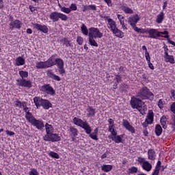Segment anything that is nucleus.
<instances>
[{
  "label": "nucleus",
  "mask_w": 175,
  "mask_h": 175,
  "mask_svg": "<svg viewBox=\"0 0 175 175\" xmlns=\"http://www.w3.org/2000/svg\"><path fill=\"white\" fill-rule=\"evenodd\" d=\"M73 124L75 125H77V126H80V128H82L86 133V135H89V137L90 139H92V140L98 141L99 140V138L98 137V133L99 132V129L97 127L94 129V132H92V128H91V126H90V124H88V122L83 121L81 118L75 117L72 119Z\"/></svg>",
  "instance_id": "nucleus-1"
},
{
  "label": "nucleus",
  "mask_w": 175,
  "mask_h": 175,
  "mask_svg": "<svg viewBox=\"0 0 175 175\" xmlns=\"http://www.w3.org/2000/svg\"><path fill=\"white\" fill-rule=\"evenodd\" d=\"M18 74L21 78L16 79V85L18 87H24L25 88H32V81L25 79H28V71L19 70Z\"/></svg>",
  "instance_id": "nucleus-2"
},
{
  "label": "nucleus",
  "mask_w": 175,
  "mask_h": 175,
  "mask_svg": "<svg viewBox=\"0 0 175 175\" xmlns=\"http://www.w3.org/2000/svg\"><path fill=\"white\" fill-rule=\"evenodd\" d=\"M136 96L142 100H150V102H152L154 100V98H155L154 93L150 92V89L147 86H144L139 89Z\"/></svg>",
  "instance_id": "nucleus-3"
},
{
  "label": "nucleus",
  "mask_w": 175,
  "mask_h": 175,
  "mask_svg": "<svg viewBox=\"0 0 175 175\" xmlns=\"http://www.w3.org/2000/svg\"><path fill=\"white\" fill-rule=\"evenodd\" d=\"M28 114L29 116H30V117H27L28 122L33 125L34 128L38 129V131H43V129H44V122L43 121V120H38L35 118L33 117V115H32V113H28Z\"/></svg>",
  "instance_id": "nucleus-4"
},
{
  "label": "nucleus",
  "mask_w": 175,
  "mask_h": 175,
  "mask_svg": "<svg viewBox=\"0 0 175 175\" xmlns=\"http://www.w3.org/2000/svg\"><path fill=\"white\" fill-rule=\"evenodd\" d=\"M7 18L8 19H7L6 23H10V29L12 31H13V29H21V27H23L21 21L18 19L14 20L13 15H8Z\"/></svg>",
  "instance_id": "nucleus-5"
},
{
  "label": "nucleus",
  "mask_w": 175,
  "mask_h": 175,
  "mask_svg": "<svg viewBox=\"0 0 175 175\" xmlns=\"http://www.w3.org/2000/svg\"><path fill=\"white\" fill-rule=\"evenodd\" d=\"M143 101L142 98H137V96H133L130 100V105L133 109H136L138 111H142L143 107Z\"/></svg>",
  "instance_id": "nucleus-6"
},
{
  "label": "nucleus",
  "mask_w": 175,
  "mask_h": 175,
  "mask_svg": "<svg viewBox=\"0 0 175 175\" xmlns=\"http://www.w3.org/2000/svg\"><path fill=\"white\" fill-rule=\"evenodd\" d=\"M49 18L53 21V23H57V21H66L68 20V16L66 14L58 12H53L49 15Z\"/></svg>",
  "instance_id": "nucleus-7"
},
{
  "label": "nucleus",
  "mask_w": 175,
  "mask_h": 175,
  "mask_svg": "<svg viewBox=\"0 0 175 175\" xmlns=\"http://www.w3.org/2000/svg\"><path fill=\"white\" fill-rule=\"evenodd\" d=\"M148 33L149 35V38L151 39H158L159 38H162V35H169V31H158L157 29H148Z\"/></svg>",
  "instance_id": "nucleus-8"
},
{
  "label": "nucleus",
  "mask_w": 175,
  "mask_h": 175,
  "mask_svg": "<svg viewBox=\"0 0 175 175\" xmlns=\"http://www.w3.org/2000/svg\"><path fill=\"white\" fill-rule=\"evenodd\" d=\"M137 161L139 165H142L143 170H146V172H151L152 169V165L148 162V161L146 160L144 157H138Z\"/></svg>",
  "instance_id": "nucleus-9"
},
{
  "label": "nucleus",
  "mask_w": 175,
  "mask_h": 175,
  "mask_svg": "<svg viewBox=\"0 0 175 175\" xmlns=\"http://www.w3.org/2000/svg\"><path fill=\"white\" fill-rule=\"evenodd\" d=\"M43 140H44V142H51V143L61 142V134L51 133L48 134V135H44Z\"/></svg>",
  "instance_id": "nucleus-10"
},
{
  "label": "nucleus",
  "mask_w": 175,
  "mask_h": 175,
  "mask_svg": "<svg viewBox=\"0 0 175 175\" xmlns=\"http://www.w3.org/2000/svg\"><path fill=\"white\" fill-rule=\"evenodd\" d=\"M89 36L94 39H102L103 38V33L98 29V27L89 28Z\"/></svg>",
  "instance_id": "nucleus-11"
},
{
  "label": "nucleus",
  "mask_w": 175,
  "mask_h": 175,
  "mask_svg": "<svg viewBox=\"0 0 175 175\" xmlns=\"http://www.w3.org/2000/svg\"><path fill=\"white\" fill-rule=\"evenodd\" d=\"M40 91L42 92H45L47 95H51V96H54V95H55V90L50 85V83L44 84L41 86Z\"/></svg>",
  "instance_id": "nucleus-12"
},
{
  "label": "nucleus",
  "mask_w": 175,
  "mask_h": 175,
  "mask_svg": "<svg viewBox=\"0 0 175 175\" xmlns=\"http://www.w3.org/2000/svg\"><path fill=\"white\" fill-rule=\"evenodd\" d=\"M104 18L107 21V27L110 29L111 32H113V30L118 28L117 23L110 16H105Z\"/></svg>",
  "instance_id": "nucleus-13"
},
{
  "label": "nucleus",
  "mask_w": 175,
  "mask_h": 175,
  "mask_svg": "<svg viewBox=\"0 0 175 175\" xmlns=\"http://www.w3.org/2000/svg\"><path fill=\"white\" fill-rule=\"evenodd\" d=\"M139 21L140 17L139 16L138 14L133 15L131 16H129V23L130 24L133 29L137 27L136 24H137V22H139Z\"/></svg>",
  "instance_id": "nucleus-14"
},
{
  "label": "nucleus",
  "mask_w": 175,
  "mask_h": 175,
  "mask_svg": "<svg viewBox=\"0 0 175 175\" xmlns=\"http://www.w3.org/2000/svg\"><path fill=\"white\" fill-rule=\"evenodd\" d=\"M34 29L42 32V33H49V27L46 25H40L39 23H33Z\"/></svg>",
  "instance_id": "nucleus-15"
},
{
  "label": "nucleus",
  "mask_w": 175,
  "mask_h": 175,
  "mask_svg": "<svg viewBox=\"0 0 175 175\" xmlns=\"http://www.w3.org/2000/svg\"><path fill=\"white\" fill-rule=\"evenodd\" d=\"M56 65L59 69V72L60 75L65 74V68H64L65 63L64 60L61 58H56Z\"/></svg>",
  "instance_id": "nucleus-16"
},
{
  "label": "nucleus",
  "mask_w": 175,
  "mask_h": 175,
  "mask_svg": "<svg viewBox=\"0 0 175 175\" xmlns=\"http://www.w3.org/2000/svg\"><path fill=\"white\" fill-rule=\"evenodd\" d=\"M122 125L126 128L129 132H131V133H136V130L135 129V127L131 125V123L127 120L123 119L122 120Z\"/></svg>",
  "instance_id": "nucleus-17"
},
{
  "label": "nucleus",
  "mask_w": 175,
  "mask_h": 175,
  "mask_svg": "<svg viewBox=\"0 0 175 175\" xmlns=\"http://www.w3.org/2000/svg\"><path fill=\"white\" fill-rule=\"evenodd\" d=\"M57 54L53 55L46 61L48 68H51V66L57 65V59H55V57H57Z\"/></svg>",
  "instance_id": "nucleus-18"
},
{
  "label": "nucleus",
  "mask_w": 175,
  "mask_h": 175,
  "mask_svg": "<svg viewBox=\"0 0 175 175\" xmlns=\"http://www.w3.org/2000/svg\"><path fill=\"white\" fill-rule=\"evenodd\" d=\"M70 135L72 139V142L76 140V137L79 135V130L77 128L73 127V126H70Z\"/></svg>",
  "instance_id": "nucleus-19"
},
{
  "label": "nucleus",
  "mask_w": 175,
  "mask_h": 175,
  "mask_svg": "<svg viewBox=\"0 0 175 175\" xmlns=\"http://www.w3.org/2000/svg\"><path fill=\"white\" fill-rule=\"evenodd\" d=\"M108 137L109 139H111V140H113V142H116L117 144H120V143H122V137H124V135H109Z\"/></svg>",
  "instance_id": "nucleus-20"
},
{
  "label": "nucleus",
  "mask_w": 175,
  "mask_h": 175,
  "mask_svg": "<svg viewBox=\"0 0 175 175\" xmlns=\"http://www.w3.org/2000/svg\"><path fill=\"white\" fill-rule=\"evenodd\" d=\"M86 111L88 112L86 115L88 118L95 117V114H96V109H94L92 106H88Z\"/></svg>",
  "instance_id": "nucleus-21"
},
{
  "label": "nucleus",
  "mask_w": 175,
  "mask_h": 175,
  "mask_svg": "<svg viewBox=\"0 0 175 175\" xmlns=\"http://www.w3.org/2000/svg\"><path fill=\"white\" fill-rule=\"evenodd\" d=\"M41 106L44 110H49L50 107H53V104L49 100L42 99L41 101Z\"/></svg>",
  "instance_id": "nucleus-22"
},
{
  "label": "nucleus",
  "mask_w": 175,
  "mask_h": 175,
  "mask_svg": "<svg viewBox=\"0 0 175 175\" xmlns=\"http://www.w3.org/2000/svg\"><path fill=\"white\" fill-rule=\"evenodd\" d=\"M120 9L125 13V14H133V10L128 7L126 4L122 5Z\"/></svg>",
  "instance_id": "nucleus-23"
},
{
  "label": "nucleus",
  "mask_w": 175,
  "mask_h": 175,
  "mask_svg": "<svg viewBox=\"0 0 175 175\" xmlns=\"http://www.w3.org/2000/svg\"><path fill=\"white\" fill-rule=\"evenodd\" d=\"M148 158L150 161H155V158H157V153L155 150L152 148H150L148 150Z\"/></svg>",
  "instance_id": "nucleus-24"
},
{
  "label": "nucleus",
  "mask_w": 175,
  "mask_h": 175,
  "mask_svg": "<svg viewBox=\"0 0 175 175\" xmlns=\"http://www.w3.org/2000/svg\"><path fill=\"white\" fill-rule=\"evenodd\" d=\"M47 76L50 77V79H52L53 80H55V81H61V77L53 72L52 70H48L47 71Z\"/></svg>",
  "instance_id": "nucleus-25"
},
{
  "label": "nucleus",
  "mask_w": 175,
  "mask_h": 175,
  "mask_svg": "<svg viewBox=\"0 0 175 175\" xmlns=\"http://www.w3.org/2000/svg\"><path fill=\"white\" fill-rule=\"evenodd\" d=\"M44 128L46 131L45 136L50 135V133H54V126H53L51 124L46 123L44 125Z\"/></svg>",
  "instance_id": "nucleus-26"
},
{
  "label": "nucleus",
  "mask_w": 175,
  "mask_h": 175,
  "mask_svg": "<svg viewBox=\"0 0 175 175\" xmlns=\"http://www.w3.org/2000/svg\"><path fill=\"white\" fill-rule=\"evenodd\" d=\"M36 67L37 69H47L49 66L47 65V62H38L36 64Z\"/></svg>",
  "instance_id": "nucleus-27"
},
{
  "label": "nucleus",
  "mask_w": 175,
  "mask_h": 175,
  "mask_svg": "<svg viewBox=\"0 0 175 175\" xmlns=\"http://www.w3.org/2000/svg\"><path fill=\"white\" fill-rule=\"evenodd\" d=\"M163 20H165V13L162 11L157 16L155 21L157 24H162Z\"/></svg>",
  "instance_id": "nucleus-28"
},
{
  "label": "nucleus",
  "mask_w": 175,
  "mask_h": 175,
  "mask_svg": "<svg viewBox=\"0 0 175 175\" xmlns=\"http://www.w3.org/2000/svg\"><path fill=\"white\" fill-rule=\"evenodd\" d=\"M112 33L116 36V38H120L122 39L124 38V32L121 31L118 27H117L115 30L112 31Z\"/></svg>",
  "instance_id": "nucleus-29"
},
{
  "label": "nucleus",
  "mask_w": 175,
  "mask_h": 175,
  "mask_svg": "<svg viewBox=\"0 0 175 175\" xmlns=\"http://www.w3.org/2000/svg\"><path fill=\"white\" fill-rule=\"evenodd\" d=\"M146 120H148L150 124L154 122V111L152 110H149Z\"/></svg>",
  "instance_id": "nucleus-30"
},
{
  "label": "nucleus",
  "mask_w": 175,
  "mask_h": 175,
  "mask_svg": "<svg viewBox=\"0 0 175 175\" xmlns=\"http://www.w3.org/2000/svg\"><path fill=\"white\" fill-rule=\"evenodd\" d=\"M165 62H170V64H175L174 56L170 55H164Z\"/></svg>",
  "instance_id": "nucleus-31"
},
{
  "label": "nucleus",
  "mask_w": 175,
  "mask_h": 175,
  "mask_svg": "<svg viewBox=\"0 0 175 175\" xmlns=\"http://www.w3.org/2000/svg\"><path fill=\"white\" fill-rule=\"evenodd\" d=\"M42 100H43V98L40 97L36 96L33 98V103L37 109H39L42 105Z\"/></svg>",
  "instance_id": "nucleus-32"
},
{
  "label": "nucleus",
  "mask_w": 175,
  "mask_h": 175,
  "mask_svg": "<svg viewBox=\"0 0 175 175\" xmlns=\"http://www.w3.org/2000/svg\"><path fill=\"white\" fill-rule=\"evenodd\" d=\"M60 42L63 43L64 46H66V47H73V44H72V42L68 38H64L60 40Z\"/></svg>",
  "instance_id": "nucleus-33"
},
{
  "label": "nucleus",
  "mask_w": 175,
  "mask_h": 175,
  "mask_svg": "<svg viewBox=\"0 0 175 175\" xmlns=\"http://www.w3.org/2000/svg\"><path fill=\"white\" fill-rule=\"evenodd\" d=\"M162 132H163V129L161 124H157L154 129V133L156 136H161V135H162Z\"/></svg>",
  "instance_id": "nucleus-34"
},
{
  "label": "nucleus",
  "mask_w": 175,
  "mask_h": 175,
  "mask_svg": "<svg viewBox=\"0 0 175 175\" xmlns=\"http://www.w3.org/2000/svg\"><path fill=\"white\" fill-rule=\"evenodd\" d=\"M101 170L105 173H109L113 170V165L104 164L101 166Z\"/></svg>",
  "instance_id": "nucleus-35"
},
{
  "label": "nucleus",
  "mask_w": 175,
  "mask_h": 175,
  "mask_svg": "<svg viewBox=\"0 0 175 175\" xmlns=\"http://www.w3.org/2000/svg\"><path fill=\"white\" fill-rule=\"evenodd\" d=\"M16 66H23V65H25V59L22 57H18L16 59Z\"/></svg>",
  "instance_id": "nucleus-36"
},
{
  "label": "nucleus",
  "mask_w": 175,
  "mask_h": 175,
  "mask_svg": "<svg viewBox=\"0 0 175 175\" xmlns=\"http://www.w3.org/2000/svg\"><path fill=\"white\" fill-rule=\"evenodd\" d=\"M87 10H93L95 11L96 10V6L95 5V4H92V5H83V12H87Z\"/></svg>",
  "instance_id": "nucleus-37"
},
{
  "label": "nucleus",
  "mask_w": 175,
  "mask_h": 175,
  "mask_svg": "<svg viewBox=\"0 0 175 175\" xmlns=\"http://www.w3.org/2000/svg\"><path fill=\"white\" fill-rule=\"evenodd\" d=\"M108 131L111 133L112 136H117V130H116L115 125H109Z\"/></svg>",
  "instance_id": "nucleus-38"
},
{
  "label": "nucleus",
  "mask_w": 175,
  "mask_h": 175,
  "mask_svg": "<svg viewBox=\"0 0 175 175\" xmlns=\"http://www.w3.org/2000/svg\"><path fill=\"white\" fill-rule=\"evenodd\" d=\"M89 39V44H90V46H93L94 47H98V42H96V41L95 40V39L94 37H88Z\"/></svg>",
  "instance_id": "nucleus-39"
},
{
  "label": "nucleus",
  "mask_w": 175,
  "mask_h": 175,
  "mask_svg": "<svg viewBox=\"0 0 175 175\" xmlns=\"http://www.w3.org/2000/svg\"><path fill=\"white\" fill-rule=\"evenodd\" d=\"M166 121H167V118L165 116H163L160 119V123L163 129H166V128H167V125H166Z\"/></svg>",
  "instance_id": "nucleus-40"
},
{
  "label": "nucleus",
  "mask_w": 175,
  "mask_h": 175,
  "mask_svg": "<svg viewBox=\"0 0 175 175\" xmlns=\"http://www.w3.org/2000/svg\"><path fill=\"white\" fill-rule=\"evenodd\" d=\"M81 31L82 33L85 36H88L90 35V33H88V29L87 28V26H85L84 23H83L81 27Z\"/></svg>",
  "instance_id": "nucleus-41"
},
{
  "label": "nucleus",
  "mask_w": 175,
  "mask_h": 175,
  "mask_svg": "<svg viewBox=\"0 0 175 175\" xmlns=\"http://www.w3.org/2000/svg\"><path fill=\"white\" fill-rule=\"evenodd\" d=\"M134 31H135V32H138V33H148V29H140L139 27H135Z\"/></svg>",
  "instance_id": "nucleus-42"
},
{
  "label": "nucleus",
  "mask_w": 175,
  "mask_h": 175,
  "mask_svg": "<svg viewBox=\"0 0 175 175\" xmlns=\"http://www.w3.org/2000/svg\"><path fill=\"white\" fill-rule=\"evenodd\" d=\"M129 174H135V173H137L139 172V168L137 167L133 166L130 168H129Z\"/></svg>",
  "instance_id": "nucleus-43"
},
{
  "label": "nucleus",
  "mask_w": 175,
  "mask_h": 175,
  "mask_svg": "<svg viewBox=\"0 0 175 175\" xmlns=\"http://www.w3.org/2000/svg\"><path fill=\"white\" fill-rule=\"evenodd\" d=\"M146 59L147 61L148 68H150V69H151L152 70H154V65L152 64V63H151V56L146 57Z\"/></svg>",
  "instance_id": "nucleus-44"
},
{
  "label": "nucleus",
  "mask_w": 175,
  "mask_h": 175,
  "mask_svg": "<svg viewBox=\"0 0 175 175\" xmlns=\"http://www.w3.org/2000/svg\"><path fill=\"white\" fill-rule=\"evenodd\" d=\"M157 106L159 108H160L161 110H162V109L165 107V100L163 98L159 99L157 103Z\"/></svg>",
  "instance_id": "nucleus-45"
},
{
  "label": "nucleus",
  "mask_w": 175,
  "mask_h": 175,
  "mask_svg": "<svg viewBox=\"0 0 175 175\" xmlns=\"http://www.w3.org/2000/svg\"><path fill=\"white\" fill-rule=\"evenodd\" d=\"M49 157H51V158H55V159H59V154L58 153L54 152V151H51L49 153Z\"/></svg>",
  "instance_id": "nucleus-46"
},
{
  "label": "nucleus",
  "mask_w": 175,
  "mask_h": 175,
  "mask_svg": "<svg viewBox=\"0 0 175 175\" xmlns=\"http://www.w3.org/2000/svg\"><path fill=\"white\" fill-rule=\"evenodd\" d=\"M164 36H162V38H165V39L167 40L168 43H170V44H172V46H175V42L173 40H170V38L169 37V34H164Z\"/></svg>",
  "instance_id": "nucleus-47"
},
{
  "label": "nucleus",
  "mask_w": 175,
  "mask_h": 175,
  "mask_svg": "<svg viewBox=\"0 0 175 175\" xmlns=\"http://www.w3.org/2000/svg\"><path fill=\"white\" fill-rule=\"evenodd\" d=\"M77 42L79 46H81L83 43H84V38H83L81 36H78L77 38Z\"/></svg>",
  "instance_id": "nucleus-48"
},
{
  "label": "nucleus",
  "mask_w": 175,
  "mask_h": 175,
  "mask_svg": "<svg viewBox=\"0 0 175 175\" xmlns=\"http://www.w3.org/2000/svg\"><path fill=\"white\" fill-rule=\"evenodd\" d=\"M115 77H116V83H118V84H120V83H121V81H122V77H121V75H115Z\"/></svg>",
  "instance_id": "nucleus-49"
},
{
  "label": "nucleus",
  "mask_w": 175,
  "mask_h": 175,
  "mask_svg": "<svg viewBox=\"0 0 175 175\" xmlns=\"http://www.w3.org/2000/svg\"><path fill=\"white\" fill-rule=\"evenodd\" d=\"M29 175H39V172L38 170L32 168L31 171L29 172Z\"/></svg>",
  "instance_id": "nucleus-50"
},
{
  "label": "nucleus",
  "mask_w": 175,
  "mask_h": 175,
  "mask_svg": "<svg viewBox=\"0 0 175 175\" xmlns=\"http://www.w3.org/2000/svg\"><path fill=\"white\" fill-rule=\"evenodd\" d=\"M61 12H63V13H66V14H69V13H70V8L63 7L62 8Z\"/></svg>",
  "instance_id": "nucleus-51"
},
{
  "label": "nucleus",
  "mask_w": 175,
  "mask_h": 175,
  "mask_svg": "<svg viewBox=\"0 0 175 175\" xmlns=\"http://www.w3.org/2000/svg\"><path fill=\"white\" fill-rule=\"evenodd\" d=\"M142 50L145 51V58L150 57V53H148L147 46H146V45L142 46Z\"/></svg>",
  "instance_id": "nucleus-52"
},
{
  "label": "nucleus",
  "mask_w": 175,
  "mask_h": 175,
  "mask_svg": "<svg viewBox=\"0 0 175 175\" xmlns=\"http://www.w3.org/2000/svg\"><path fill=\"white\" fill-rule=\"evenodd\" d=\"M28 107H25L24 109H23V111H25V113H26V115H25V118L27 120V121H28V118L27 117H31V116H29V114H28V113H31L29 112V111L28 110Z\"/></svg>",
  "instance_id": "nucleus-53"
},
{
  "label": "nucleus",
  "mask_w": 175,
  "mask_h": 175,
  "mask_svg": "<svg viewBox=\"0 0 175 175\" xmlns=\"http://www.w3.org/2000/svg\"><path fill=\"white\" fill-rule=\"evenodd\" d=\"M70 12H72V11L77 10V5L75 3H72L70 6Z\"/></svg>",
  "instance_id": "nucleus-54"
},
{
  "label": "nucleus",
  "mask_w": 175,
  "mask_h": 175,
  "mask_svg": "<svg viewBox=\"0 0 175 175\" xmlns=\"http://www.w3.org/2000/svg\"><path fill=\"white\" fill-rule=\"evenodd\" d=\"M105 3H107L108 8H112L113 7V2L111 0H103Z\"/></svg>",
  "instance_id": "nucleus-55"
},
{
  "label": "nucleus",
  "mask_w": 175,
  "mask_h": 175,
  "mask_svg": "<svg viewBox=\"0 0 175 175\" xmlns=\"http://www.w3.org/2000/svg\"><path fill=\"white\" fill-rule=\"evenodd\" d=\"M170 111L173 114H175V102L172 103L170 105Z\"/></svg>",
  "instance_id": "nucleus-56"
},
{
  "label": "nucleus",
  "mask_w": 175,
  "mask_h": 175,
  "mask_svg": "<svg viewBox=\"0 0 175 175\" xmlns=\"http://www.w3.org/2000/svg\"><path fill=\"white\" fill-rule=\"evenodd\" d=\"M148 120L147 119L145 120V122L142 123V126L143 128H146L147 129V126L150 124Z\"/></svg>",
  "instance_id": "nucleus-57"
},
{
  "label": "nucleus",
  "mask_w": 175,
  "mask_h": 175,
  "mask_svg": "<svg viewBox=\"0 0 175 175\" xmlns=\"http://www.w3.org/2000/svg\"><path fill=\"white\" fill-rule=\"evenodd\" d=\"M23 104V102L17 100L16 101H15V106L16 107H19L20 109H21V105Z\"/></svg>",
  "instance_id": "nucleus-58"
},
{
  "label": "nucleus",
  "mask_w": 175,
  "mask_h": 175,
  "mask_svg": "<svg viewBox=\"0 0 175 175\" xmlns=\"http://www.w3.org/2000/svg\"><path fill=\"white\" fill-rule=\"evenodd\" d=\"M170 94H171L170 98L171 99H175V90L174 89H172L170 90Z\"/></svg>",
  "instance_id": "nucleus-59"
},
{
  "label": "nucleus",
  "mask_w": 175,
  "mask_h": 175,
  "mask_svg": "<svg viewBox=\"0 0 175 175\" xmlns=\"http://www.w3.org/2000/svg\"><path fill=\"white\" fill-rule=\"evenodd\" d=\"M125 70H126V68L124 66H121L119 68V72L120 73H125Z\"/></svg>",
  "instance_id": "nucleus-60"
},
{
  "label": "nucleus",
  "mask_w": 175,
  "mask_h": 175,
  "mask_svg": "<svg viewBox=\"0 0 175 175\" xmlns=\"http://www.w3.org/2000/svg\"><path fill=\"white\" fill-rule=\"evenodd\" d=\"M121 85L123 88V91H126V90H129V86L126 83H122Z\"/></svg>",
  "instance_id": "nucleus-61"
},
{
  "label": "nucleus",
  "mask_w": 175,
  "mask_h": 175,
  "mask_svg": "<svg viewBox=\"0 0 175 175\" xmlns=\"http://www.w3.org/2000/svg\"><path fill=\"white\" fill-rule=\"evenodd\" d=\"M161 165H162V163L161 162V161H158L154 169L157 170H161Z\"/></svg>",
  "instance_id": "nucleus-62"
},
{
  "label": "nucleus",
  "mask_w": 175,
  "mask_h": 175,
  "mask_svg": "<svg viewBox=\"0 0 175 175\" xmlns=\"http://www.w3.org/2000/svg\"><path fill=\"white\" fill-rule=\"evenodd\" d=\"M117 17L119 20V21H124L125 17L121 14H117Z\"/></svg>",
  "instance_id": "nucleus-63"
},
{
  "label": "nucleus",
  "mask_w": 175,
  "mask_h": 175,
  "mask_svg": "<svg viewBox=\"0 0 175 175\" xmlns=\"http://www.w3.org/2000/svg\"><path fill=\"white\" fill-rule=\"evenodd\" d=\"M5 133L6 135H8V136H13L14 135H15L14 132L10 131L9 130L5 131Z\"/></svg>",
  "instance_id": "nucleus-64"
}]
</instances>
